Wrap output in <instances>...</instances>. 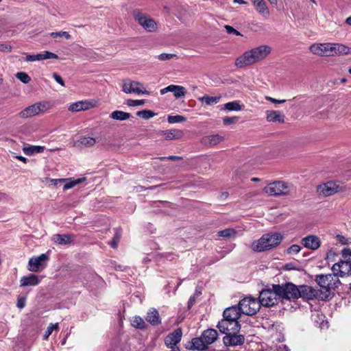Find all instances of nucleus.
<instances>
[{
  "label": "nucleus",
  "instance_id": "f257e3e1",
  "mask_svg": "<svg viewBox=\"0 0 351 351\" xmlns=\"http://www.w3.org/2000/svg\"><path fill=\"white\" fill-rule=\"evenodd\" d=\"M296 289L289 284L272 285L271 289H264L260 292L259 303L264 306H271L278 304L279 300H287L288 295L290 296L296 294Z\"/></svg>",
  "mask_w": 351,
  "mask_h": 351
},
{
  "label": "nucleus",
  "instance_id": "f03ea898",
  "mask_svg": "<svg viewBox=\"0 0 351 351\" xmlns=\"http://www.w3.org/2000/svg\"><path fill=\"white\" fill-rule=\"evenodd\" d=\"M271 52V48L267 45H261L246 51L235 60V66L243 68L251 66L265 59Z\"/></svg>",
  "mask_w": 351,
  "mask_h": 351
},
{
  "label": "nucleus",
  "instance_id": "7ed1b4c3",
  "mask_svg": "<svg viewBox=\"0 0 351 351\" xmlns=\"http://www.w3.org/2000/svg\"><path fill=\"white\" fill-rule=\"evenodd\" d=\"M282 240L280 233L265 234L261 239L254 241L251 247L254 251L263 252L278 245Z\"/></svg>",
  "mask_w": 351,
  "mask_h": 351
},
{
  "label": "nucleus",
  "instance_id": "20e7f679",
  "mask_svg": "<svg viewBox=\"0 0 351 351\" xmlns=\"http://www.w3.org/2000/svg\"><path fill=\"white\" fill-rule=\"evenodd\" d=\"M293 186L284 181H275L267 184L263 191L270 196L288 195L293 191Z\"/></svg>",
  "mask_w": 351,
  "mask_h": 351
},
{
  "label": "nucleus",
  "instance_id": "39448f33",
  "mask_svg": "<svg viewBox=\"0 0 351 351\" xmlns=\"http://www.w3.org/2000/svg\"><path fill=\"white\" fill-rule=\"evenodd\" d=\"M218 337L217 331L215 329H207L203 332L199 338L192 339V347L198 350H204L208 346L215 342Z\"/></svg>",
  "mask_w": 351,
  "mask_h": 351
},
{
  "label": "nucleus",
  "instance_id": "423d86ee",
  "mask_svg": "<svg viewBox=\"0 0 351 351\" xmlns=\"http://www.w3.org/2000/svg\"><path fill=\"white\" fill-rule=\"evenodd\" d=\"M134 21L147 32H155L158 29L156 21L148 14L139 10H134L132 12Z\"/></svg>",
  "mask_w": 351,
  "mask_h": 351
},
{
  "label": "nucleus",
  "instance_id": "0eeeda50",
  "mask_svg": "<svg viewBox=\"0 0 351 351\" xmlns=\"http://www.w3.org/2000/svg\"><path fill=\"white\" fill-rule=\"evenodd\" d=\"M51 107L52 104L49 101H40L25 108L19 112V115L23 119H27L40 113H45Z\"/></svg>",
  "mask_w": 351,
  "mask_h": 351
},
{
  "label": "nucleus",
  "instance_id": "6e6552de",
  "mask_svg": "<svg viewBox=\"0 0 351 351\" xmlns=\"http://www.w3.org/2000/svg\"><path fill=\"white\" fill-rule=\"evenodd\" d=\"M238 306L243 314L253 315L259 311L261 305L256 298L247 297L241 300Z\"/></svg>",
  "mask_w": 351,
  "mask_h": 351
},
{
  "label": "nucleus",
  "instance_id": "1a4fd4ad",
  "mask_svg": "<svg viewBox=\"0 0 351 351\" xmlns=\"http://www.w3.org/2000/svg\"><path fill=\"white\" fill-rule=\"evenodd\" d=\"M315 281L320 287L326 289V291L337 287V284L340 283V281L338 279H336L334 273L326 275H317L316 276Z\"/></svg>",
  "mask_w": 351,
  "mask_h": 351
},
{
  "label": "nucleus",
  "instance_id": "9d476101",
  "mask_svg": "<svg viewBox=\"0 0 351 351\" xmlns=\"http://www.w3.org/2000/svg\"><path fill=\"white\" fill-rule=\"evenodd\" d=\"M49 257L47 254H42L38 256L32 257L28 262V270L37 272L46 266V263Z\"/></svg>",
  "mask_w": 351,
  "mask_h": 351
},
{
  "label": "nucleus",
  "instance_id": "9b49d317",
  "mask_svg": "<svg viewBox=\"0 0 351 351\" xmlns=\"http://www.w3.org/2000/svg\"><path fill=\"white\" fill-rule=\"evenodd\" d=\"M335 277L343 278L351 275V261H341L332 267Z\"/></svg>",
  "mask_w": 351,
  "mask_h": 351
},
{
  "label": "nucleus",
  "instance_id": "f8f14e48",
  "mask_svg": "<svg viewBox=\"0 0 351 351\" xmlns=\"http://www.w3.org/2000/svg\"><path fill=\"white\" fill-rule=\"evenodd\" d=\"M123 91L125 93H137V94H145L149 95L147 90H143V86L142 84L138 82L132 81L129 79L123 81Z\"/></svg>",
  "mask_w": 351,
  "mask_h": 351
},
{
  "label": "nucleus",
  "instance_id": "ddd939ff",
  "mask_svg": "<svg viewBox=\"0 0 351 351\" xmlns=\"http://www.w3.org/2000/svg\"><path fill=\"white\" fill-rule=\"evenodd\" d=\"M319 194L325 197L330 196L341 191V187L337 182H328L318 186Z\"/></svg>",
  "mask_w": 351,
  "mask_h": 351
},
{
  "label": "nucleus",
  "instance_id": "4468645a",
  "mask_svg": "<svg viewBox=\"0 0 351 351\" xmlns=\"http://www.w3.org/2000/svg\"><path fill=\"white\" fill-rule=\"evenodd\" d=\"M234 322L228 319H221L217 324L219 331L223 334L237 333L241 328L239 322H237V326L233 325Z\"/></svg>",
  "mask_w": 351,
  "mask_h": 351
},
{
  "label": "nucleus",
  "instance_id": "2eb2a0df",
  "mask_svg": "<svg viewBox=\"0 0 351 351\" xmlns=\"http://www.w3.org/2000/svg\"><path fill=\"white\" fill-rule=\"evenodd\" d=\"M309 51L314 55L320 57H330V43H314L309 47Z\"/></svg>",
  "mask_w": 351,
  "mask_h": 351
},
{
  "label": "nucleus",
  "instance_id": "dca6fc26",
  "mask_svg": "<svg viewBox=\"0 0 351 351\" xmlns=\"http://www.w3.org/2000/svg\"><path fill=\"white\" fill-rule=\"evenodd\" d=\"M286 284H289V285H291L292 286H293L295 289H296V295L294 296L292 295L290 296V294L291 293H289L287 292V294L288 295L287 296V300H291V299H298L299 298H311L312 295L310 292H311V288L310 287H307V286H300L299 287H298L296 285H295L294 284L291 283V282H287Z\"/></svg>",
  "mask_w": 351,
  "mask_h": 351
},
{
  "label": "nucleus",
  "instance_id": "f3484780",
  "mask_svg": "<svg viewBox=\"0 0 351 351\" xmlns=\"http://www.w3.org/2000/svg\"><path fill=\"white\" fill-rule=\"evenodd\" d=\"M241 311L239 306H232L226 308L223 313V319H228L230 321L234 322L233 325L237 326V322H238L239 318L241 316Z\"/></svg>",
  "mask_w": 351,
  "mask_h": 351
},
{
  "label": "nucleus",
  "instance_id": "a211bd4d",
  "mask_svg": "<svg viewBox=\"0 0 351 351\" xmlns=\"http://www.w3.org/2000/svg\"><path fill=\"white\" fill-rule=\"evenodd\" d=\"M182 336V329L178 328L165 337V344L168 348H173L181 341Z\"/></svg>",
  "mask_w": 351,
  "mask_h": 351
},
{
  "label": "nucleus",
  "instance_id": "6ab92c4d",
  "mask_svg": "<svg viewBox=\"0 0 351 351\" xmlns=\"http://www.w3.org/2000/svg\"><path fill=\"white\" fill-rule=\"evenodd\" d=\"M245 337L242 335L237 333L226 334L223 338V343L226 346H237L243 344Z\"/></svg>",
  "mask_w": 351,
  "mask_h": 351
},
{
  "label": "nucleus",
  "instance_id": "aec40b11",
  "mask_svg": "<svg viewBox=\"0 0 351 351\" xmlns=\"http://www.w3.org/2000/svg\"><path fill=\"white\" fill-rule=\"evenodd\" d=\"M168 92L173 93L174 97L178 99L185 96L186 89L182 86L171 84L160 90L161 95H164Z\"/></svg>",
  "mask_w": 351,
  "mask_h": 351
},
{
  "label": "nucleus",
  "instance_id": "412c9836",
  "mask_svg": "<svg viewBox=\"0 0 351 351\" xmlns=\"http://www.w3.org/2000/svg\"><path fill=\"white\" fill-rule=\"evenodd\" d=\"M301 243L308 249L315 250L320 247L321 241L318 237L311 234L304 237Z\"/></svg>",
  "mask_w": 351,
  "mask_h": 351
},
{
  "label": "nucleus",
  "instance_id": "4be33fe9",
  "mask_svg": "<svg viewBox=\"0 0 351 351\" xmlns=\"http://www.w3.org/2000/svg\"><path fill=\"white\" fill-rule=\"evenodd\" d=\"M95 105V102L93 101H88V100H84V101H79L75 103H73L71 104L69 107V110L71 112H78L80 110H88L93 107H94Z\"/></svg>",
  "mask_w": 351,
  "mask_h": 351
},
{
  "label": "nucleus",
  "instance_id": "5701e85b",
  "mask_svg": "<svg viewBox=\"0 0 351 351\" xmlns=\"http://www.w3.org/2000/svg\"><path fill=\"white\" fill-rule=\"evenodd\" d=\"M330 56H343L350 53V48L341 43H330Z\"/></svg>",
  "mask_w": 351,
  "mask_h": 351
},
{
  "label": "nucleus",
  "instance_id": "b1692460",
  "mask_svg": "<svg viewBox=\"0 0 351 351\" xmlns=\"http://www.w3.org/2000/svg\"><path fill=\"white\" fill-rule=\"evenodd\" d=\"M58 56L49 51H44L41 53H38L36 55H27L25 60L27 62H34V61H40L43 60H47V59H58Z\"/></svg>",
  "mask_w": 351,
  "mask_h": 351
},
{
  "label": "nucleus",
  "instance_id": "393cba45",
  "mask_svg": "<svg viewBox=\"0 0 351 351\" xmlns=\"http://www.w3.org/2000/svg\"><path fill=\"white\" fill-rule=\"evenodd\" d=\"M75 237L72 234H56L52 237V241L58 245H69L74 242Z\"/></svg>",
  "mask_w": 351,
  "mask_h": 351
},
{
  "label": "nucleus",
  "instance_id": "a878e982",
  "mask_svg": "<svg viewBox=\"0 0 351 351\" xmlns=\"http://www.w3.org/2000/svg\"><path fill=\"white\" fill-rule=\"evenodd\" d=\"M145 319L153 326H156L161 324L159 313L154 308L148 310Z\"/></svg>",
  "mask_w": 351,
  "mask_h": 351
},
{
  "label": "nucleus",
  "instance_id": "bb28decb",
  "mask_svg": "<svg viewBox=\"0 0 351 351\" xmlns=\"http://www.w3.org/2000/svg\"><path fill=\"white\" fill-rule=\"evenodd\" d=\"M223 140V137L218 134L206 136L201 139V143L204 146L213 147Z\"/></svg>",
  "mask_w": 351,
  "mask_h": 351
},
{
  "label": "nucleus",
  "instance_id": "cd10ccee",
  "mask_svg": "<svg viewBox=\"0 0 351 351\" xmlns=\"http://www.w3.org/2000/svg\"><path fill=\"white\" fill-rule=\"evenodd\" d=\"M266 119L269 122H278L283 123L285 122V115L278 110H267Z\"/></svg>",
  "mask_w": 351,
  "mask_h": 351
},
{
  "label": "nucleus",
  "instance_id": "c85d7f7f",
  "mask_svg": "<svg viewBox=\"0 0 351 351\" xmlns=\"http://www.w3.org/2000/svg\"><path fill=\"white\" fill-rule=\"evenodd\" d=\"M256 11L263 17L268 18L269 16V8L264 0H252Z\"/></svg>",
  "mask_w": 351,
  "mask_h": 351
},
{
  "label": "nucleus",
  "instance_id": "c756f323",
  "mask_svg": "<svg viewBox=\"0 0 351 351\" xmlns=\"http://www.w3.org/2000/svg\"><path fill=\"white\" fill-rule=\"evenodd\" d=\"M40 282L39 278L34 274L24 276L20 280L21 287L36 286Z\"/></svg>",
  "mask_w": 351,
  "mask_h": 351
},
{
  "label": "nucleus",
  "instance_id": "7c9ffc66",
  "mask_svg": "<svg viewBox=\"0 0 351 351\" xmlns=\"http://www.w3.org/2000/svg\"><path fill=\"white\" fill-rule=\"evenodd\" d=\"M96 139L90 136H81L75 141L74 145L77 147H90L96 143Z\"/></svg>",
  "mask_w": 351,
  "mask_h": 351
},
{
  "label": "nucleus",
  "instance_id": "2f4dec72",
  "mask_svg": "<svg viewBox=\"0 0 351 351\" xmlns=\"http://www.w3.org/2000/svg\"><path fill=\"white\" fill-rule=\"evenodd\" d=\"M45 147L39 145H29L23 147V152L25 155L31 156L36 153H42L45 150Z\"/></svg>",
  "mask_w": 351,
  "mask_h": 351
},
{
  "label": "nucleus",
  "instance_id": "473e14b6",
  "mask_svg": "<svg viewBox=\"0 0 351 351\" xmlns=\"http://www.w3.org/2000/svg\"><path fill=\"white\" fill-rule=\"evenodd\" d=\"M65 180H66L64 182L65 184L63 186V189L64 191L71 189V188L74 187L75 186L82 183L83 182L86 180V178L82 177V178H77V179L67 178Z\"/></svg>",
  "mask_w": 351,
  "mask_h": 351
},
{
  "label": "nucleus",
  "instance_id": "72a5a7b5",
  "mask_svg": "<svg viewBox=\"0 0 351 351\" xmlns=\"http://www.w3.org/2000/svg\"><path fill=\"white\" fill-rule=\"evenodd\" d=\"M130 117L131 114L129 112L121 110H114L110 115L111 119L117 121H125L130 119Z\"/></svg>",
  "mask_w": 351,
  "mask_h": 351
},
{
  "label": "nucleus",
  "instance_id": "f704fd0d",
  "mask_svg": "<svg viewBox=\"0 0 351 351\" xmlns=\"http://www.w3.org/2000/svg\"><path fill=\"white\" fill-rule=\"evenodd\" d=\"M220 99V96L210 97L208 95H204L198 98V100L202 103H204L207 106H213L219 103Z\"/></svg>",
  "mask_w": 351,
  "mask_h": 351
},
{
  "label": "nucleus",
  "instance_id": "c9c22d12",
  "mask_svg": "<svg viewBox=\"0 0 351 351\" xmlns=\"http://www.w3.org/2000/svg\"><path fill=\"white\" fill-rule=\"evenodd\" d=\"M162 132L166 140L179 138L182 136V132L177 130H166L162 131Z\"/></svg>",
  "mask_w": 351,
  "mask_h": 351
},
{
  "label": "nucleus",
  "instance_id": "e433bc0d",
  "mask_svg": "<svg viewBox=\"0 0 351 351\" xmlns=\"http://www.w3.org/2000/svg\"><path fill=\"white\" fill-rule=\"evenodd\" d=\"M132 326L136 328L143 330L147 328L144 319L140 316H134L131 320Z\"/></svg>",
  "mask_w": 351,
  "mask_h": 351
},
{
  "label": "nucleus",
  "instance_id": "4c0bfd02",
  "mask_svg": "<svg viewBox=\"0 0 351 351\" xmlns=\"http://www.w3.org/2000/svg\"><path fill=\"white\" fill-rule=\"evenodd\" d=\"M224 109L228 111H239L241 110V106L238 101L228 102L224 105Z\"/></svg>",
  "mask_w": 351,
  "mask_h": 351
},
{
  "label": "nucleus",
  "instance_id": "58836bf2",
  "mask_svg": "<svg viewBox=\"0 0 351 351\" xmlns=\"http://www.w3.org/2000/svg\"><path fill=\"white\" fill-rule=\"evenodd\" d=\"M236 234V231L232 228H227L221 231H219L217 234L219 237L224 238H230L234 237Z\"/></svg>",
  "mask_w": 351,
  "mask_h": 351
},
{
  "label": "nucleus",
  "instance_id": "ea45409f",
  "mask_svg": "<svg viewBox=\"0 0 351 351\" xmlns=\"http://www.w3.org/2000/svg\"><path fill=\"white\" fill-rule=\"evenodd\" d=\"M136 115L145 119H149L152 118L155 114L152 110H143L141 111H138L136 112Z\"/></svg>",
  "mask_w": 351,
  "mask_h": 351
},
{
  "label": "nucleus",
  "instance_id": "a19ab883",
  "mask_svg": "<svg viewBox=\"0 0 351 351\" xmlns=\"http://www.w3.org/2000/svg\"><path fill=\"white\" fill-rule=\"evenodd\" d=\"M49 36L52 38L64 37L67 40H69L71 37L67 32L64 31L51 32L49 34Z\"/></svg>",
  "mask_w": 351,
  "mask_h": 351
},
{
  "label": "nucleus",
  "instance_id": "79ce46f5",
  "mask_svg": "<svg viewBox=\"0 0 351 351\" xmlns=\"http://www.w3.org/2000/svg\"><path fill=\"white\" fill-rule=\"evenodd\" d=\"M168 122L169 123H181L186 120V118L181 115L169 116Z\"/></svg>",
  "mask_w": 351,
  "mask_h": 351
},
{
  "label": "nucleus",
  "instance_id": "37998d69",
  "mask_svg": "<svg viewBox=\"0 0 351 351\" xmlns=\"http://www.w3.org/2000/svg\"><path fill=\"white\" fill-rule=\"evenodd\" d=\"M16 77L17 79H19L20 81L25 84H27L30 82L31 78L30 77L24 72H19L16 74Z\"/></svg>",
  "mask_w": 351,
  "mask_h": 351
},
{
  "label": "nucleus",
  "instance_id": "c03bdc74",
  "mask_svg": "<svg viewBox=\"0 0 351 351\" xmlns=\"http://www.w3.org/2000/svg\"><path fill=\"white\" fill-rule=\"evenodd\" d=\"M58 324L56 323L55 324H51L47 328V330L45 332V334H44V336H43V338L45 339H47L49 335L52 333L53 330L54 329H58Z\"/></svg>",
  "mask_w": 351,
  "mask_h": 351
},
{
  "label": "nucleus",
  "instance_id": "a18cd8bd",
  "mask_svg": "<svg viewBox=\"0 0 351 351\" xmlns=\"http://www.w3.org/2000/svg\"><path fill=\"white\" fill-rule=\"evenodd\" d=\"M301 250V247L299 245H292L287 250V253L288 254H297Z\"/></svg>",
  "mask_w": 351,
  "mask_h": 351
},
{
  "label": "nucleus",
  "instance_id": "49530a36",
  "mask_svg": "<svg viewBox=\"0 0 351 351\" xmlns=\"http://www.w3.org/2000/svg\"><path fill=\"white\" fill-rule=\"evenodd\" d=\"M145 103V100H134V99H128L126 101V104L129 106H143Z\"/></svg>",
  "mask_w": 351,
  "mask_h": 351
},
{
  "label": "nucleus",
  "instance_id": "de8ad7c7",
  "mask_svg": "<svg viewBox=\"0 0 351 351\" xmlns=\"http://www.w3.org/2000/svg\"><path fill=\"white\" fill-rule=\"evenodd\" d=\"M176 54L173 53H161L158 56V58L160 60L165 61L171 59L172 58L175 57Z\"/></svg>",
  "mask_w": 351,
  "mask_h": 351
},
{
  "label": "nucleus",
  "instance_id": "09e8293b",
  "mask_svg": "<svg viewBox=\"0 0 351 351\" xmlns=\"http://www.w3.org/2000/svg\"><path fill=\"white\" fill-rule=\"evenodd\" d=\"M224 27H225L227 33H228V34H235L237 36H241V33L239 31H237V29H235L234 27H232L230 25H225Z\"/></svg>",
  "mask_w": 351,
  "mask_h": 351
},
{
  "label": "nucleus",
  "instance_id": "8fccbe9b",
  "mask_svg": "<svg viewBox=\"0 0 351 351\" xmlns=\"http://www.w3.org/2000/svg\"><path fill=\"white\" fill-rule=\"evenodd\" d=\"M237 120H238V117H226L223 119V123L225 125H230V124H232V123L236 122Z\"/></svg>",
  "mask_w": 351,
  "mask_h": 351
},
{
  "label": "nucleus",
  "instance_id": "3c124183",
  "mask_svg": "<svg viewBox=\"0 0 351 351\" xmlns=\"http://www.w3.org/2000/svg\"><path fill=\"white\" fill-rule=\"evenodd\" d=\"M265 99H266L267 101H270V102H271V103H273V104H284V103H285V102H286V100H285V99L278 100V99H274V98H273V97H269V96H266V97H265Z\"/></svg>",
  "mask_w": 351,
  "mask_h": 351
},
{
  "label": "nucleus",
  "instance_id": "603ef678",
  "mask_svg": "<svg viewBox=\"0 0 351 351\" xmlns=\"http://www.w3.org/2000/svg\"><path fill=\"white\" fill-rule=\"evenodd\" d=\"M53 77L56 80V82H58L59 84H60L62 86H65L64 82L60 75L54 73L53 74Z\"/></svg>",
  "mask_w": 351,
  "mask_h": 351
},
{
  "label": "nucleus",
  "instance_id": "864d4df0",
  "mask_svg": "<svg viewBox=\"0 0 351 351\" xmlns=\"http://www.w3.org/2000/svg\"><path fill=\"white\" fill-rule=\"evenodd\" d=\"M182 159V157L178 156H170L168 157H160V160H180Z\"/></svg>",
  "mask_w": 351,
  "mask_h": 351
},
{
  "label": "nucleus",
  "instance_id": "5fc2aeb1",
  "mask_svg": "<svg viewBox=\"0 0 351 351\" xmlns=\"http://www.w3.org/2000/svg\"><path fill=\"white\" fill-rule=\"evenodd\" d=\"M12 51V47L8 45L0 44V51Z\"/></svg>",
  "mask_w": 351,
  "mask_h": 351
},
{
  "label": "nucleus",
  "instance_id": "6e6d98bb",
  "mask_svg": "<svg viewBox=\"0 0 351 351\" xmlns=\"http://www.w3.org/2000/svg\"><path fill=\"white\" fill-rule=\"evenodd\" d=\"M196 297L195 295H191L188 301V308H191L192 306L196 302Z\"/></svg>",
  "mask_w": 351,
  "mask_h": 351
},
{
  "label": "nucleus",
  "instance_id": "4d7b16f0",
  "mask_svg": "<svg viewBox=\"0 0 351 351\" xmlns=\"http://www.w3.org/2000/svg\"><path fill=\"white\" fill-rule=\"evenodd\" d=\"M25 305V298H19V299H18L17 306L19 308H24Z\"/></svg>",
  "mask_w": 351,
  "mask_h": 351
},
{
  "label": "nucleus",
  "instance_id": "13d9d810",
  "mask_svg": "<svg viewBox=\"0 0 351 351\" xmlns=\"http://www.w3.org/2000/svg\"><path fill=\"white\" fill-rule=\"evenodd\" d=\"M342 256L344 258H346L351 256V250L350 249H343L342 250Z\"/></svg>",
  "mask_w": 351,
  "mask_h": 351
},
{
  "label": "nucleus",
  "instance_id": "bf43d9fd",
  "mask_svg": "<svg viewBox=\"0 0 351 351\" xmlns=\"http://www.w3.org/2000/svg\"><path fill=\"white\" fill-rule=\"evenodd\" d=\"M337 240L341 243L342 244H346L347 243V239L341 235H337Z\"/></svg>",
  "mask_w": 351,
  "mask_h": 351
},
{
  "label": "nucleus",
  "instance_id": "052dcab7",
  "mask_svg": "<svg viewBox=\"0 0 351 351\" xmlns=\"http://www.w3.org/2000/svg\"><path fill=\"white\" fill-rule=\"evenodd\" d=\"M65 179L64 178H62V179H52L51 180V182L54 184V185H57L58 183H62L63 182H65Z\"/></svg>",
  "mask_w": 351,
  "mask_h": 351
},
{
  "label": "nucleus",
  "instance_id": "680f3d73",
  "mask_svg": "<svg viewBox=\"0 0 351 351\" xmlns=\"http://www.w3.org/2000/svg\"><path fill=\"white\" fill-rule=\"evenodd\" d=\"M16 158L18 160H21V161H22V162H23L24 163H26V162H27V159L26 158H25V157H23V156H16Z\"/></svg>",
  "mask_w": 351,
  "mask_h": 351
},
{
  "label": "nucleus",
  "instance_id": "e2e57ef3",
  "mask_svg": "<svg viewBox=\"0 0 351 351\" xmlns=\"http://www.w3.org/2000/svg\"><path fill=\"white\" fill-rule=\"evenodd\" d=\"M119 241L116 240V238H113V240L111 243V245L113 248H116L117 246V243H118Z\"/></svg>",
  "mask_w": 351,
  "mask_h": 351
},
{
  "label": "nucleus",
  "instance_id": "0e129e2a",
  "mask_svg": "<svg viewBox=\"0 0 351 351\" xmlns=\"http://www.w3.org/2000/svg\"><path fill=\"white\" fill-rule=\"evenodd\" d=\"M201 294H202L201 290L196 289V290L193 295H195L196 298H198Z\"/></svg>",
  "mask_w": 351,
  "mask_h": 351
},
{
  "label": "nucleus",
  "instance_id": "69168bd1",
  "mask_svg": "<svg viewBox=\"0 0 351 351\" xmlns=\"http://www.w3.org/2000/svg\"><path fill=\"white\" fill-rule=\"evenodd\" d=\"M326 116V114L323 112H318L316 114V117H317V118H324Z\"/></svg>",
  "mask_w": 351,
  "mask_h": 351
},
{
  "label": "nucleus",
  "instance_id": "338daca9",
  "mask_svg": "<svg viewBox=\"0 0 351 351\" xmlns=\"http://www.w3.org/2000/svg\"><path fill=\"white\" fill-rule=\"evenodd\" d=\"M234 3H239V4H247V3L243 0H234Z\"/></svg>",
  "mask_w": 351,
  "mask_h": 351
},
{
  "label": "nucleus",
  "instance_id": "774afa93",
  "mask_svg": "<svg viewBox=\"0 0 351 351\" xmlns=\"http://www.w3.org/2000/svg\"><path fill=\"white\" fill-rule=\"evenodd\" d=\"M203 351H230V350L228 348H226V350H216V349L208 350V349L206 348Z\"/></svg>",
  "mask_w": 351,
  "mask_h": 351
}]
</instances>
